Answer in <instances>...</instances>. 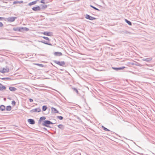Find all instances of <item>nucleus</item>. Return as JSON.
<instances>
[{"label":"nucleus","mask_w":155,"mask_h":155,"mask_svg":"<svg viewBox=\"0 0 155 155\" xmlns=\"http://www.w3.org/2000/svg\"><path fill=\"white\" fill-rule=\"evenodd\" d=\"M56 124L55 123H53L49 120H45L43 121L42 123V125L47 127H51L49 126L50 124Z\"/></svg>","instance_id":"obj_1"},{"label":"nucleus","mask_w":155,"mask_h":155,"mask_svg":"<svg viewBox=\"0 0 155 155\" xmlns=\"http://www.w3.org/2000/svg\"><path fill=\"white\" fill-rule=\"evenodd\" d=\"M54 62L56 64L60 66H64L65 64V62L64 61H59L56 60H54Z\"/></svg>","instance_id":"obj_2"},{"label":"nucleus","mask_w":155,"mask_h":155,"mask_svg":"<svg viewBox=\"0 0 155 155\" xmlns=\"http://www.w3.org/2000/svg\"><path fill=\"white\" fill-rule=\"evenodd\" d=\"M17 18L16 17H8L7 18V20L9 22H12L14 21L15 19Z\"/></svg>","instance_id":"obj_3"},{"label":"nucleus","mask_w":155,"mask_h":155,"mask_svg":"<svg viewBox=\"0 0 155 155\" xmlns=\"http://www.w3.org/2000/svg\"><path fill=\"white\" fill-rule=\"evenodd\" d=\"M41 111V110L40 108H36L31 110L30 112L32 113L35 112H40Z\"/></svg>","instance_id":"obj_4"},{"label":"nucleus","mask_w":155,"mask_h":155,"mask_svg":"<svg viewBox=\"0 0 155 155\" xmlns=\"http://www.w3.org/2000/svg\"><path fill=\"white\" fill-rule=\"evenodd\" d=\"M13 30L15 31H21L23 30V27H14L13 28Z\"/></svg>","instance_id":"obj_5"},{"label":"nucleus","mask_w":155,"mask_h":155,"mask_svg":"<svg viewBox=\"0 0 155 155\" xmlns=\"http://www.w3.org/2000/svg\"><path fill=\"white\" fill-rule=\"evenodd\" d=\"M85 18H86L89 19L91 20H95V19H96V18L93 17H92L87 14H86L85 15Z\"/></svg>","instance_id":"obj_6"},{"label":"nucleus","mask_w":155,"mask_h":155,"mask_svg":"<svg viewBox=\"0 0 155 155\" xmlns=\"http://www.w3.org/2000/svg\"><path fill=\"white\" fill-rule=\"evenodd\" d=\"M42 33L45 35L51 36L53 35V33L51 32L45 31Z\"/></svg>","instance_id":"obj_7"},{"label":"nucleus","mask_w":155,"mask_h":155,"mask_svg":"<svg viewBox=\"0 0 155 155\" xmlns=\"http://www.w3.org/2000/svg\"><path fill=\"white\" fill-rule=\"evenodd\" d=\"M125 68V67H124V66L119 67V68H115V67H112V69H114L115 70L117 71L119 70H123V69H124Z\"/></svg>","instance_id":"obj_8"},{"label":"nucleus","mask_w":155,"mask_h":155,"mask_svg":"<svg viewBox=\"0 0 155 155\" xmlns=\"http://www.w3.org/2000/svg\"><path fill=\"white\" fill-rule=\"evenodd\" d=\"M28 122L31 124H35V122L34 119H29L28 120Z\"/></svg>","instance_id":"obj_9"},{"label":"nucleus","mask_w":155,"mask_h":155,"mask_svg":"<svg viewBox=\"0 0 155 155\" xmlns=\"http://www.w3.org/2000/svg\"><path fill=\"white\" fill-rule=\"evenodd\" d=\"M51 113L53 114L57 113H58V111L55 108L52 107L51 108Z\"/></svg>","instance_id":"obj_10"},{"label":"nucleus","mask_w":155,"mask_h":155,"mask_svg":"<svg viewBox=\"0 0 155 155\" xmlns=\"http://www.w3.org/2000/svg\"><path fill=\"white\" fill-rule=\"evenodd\" d=\"M32 9L33 10L35 11H40L41 10V8H40V7L38 6H37L35 7H33L32 8Z\"/></svg>","instance_id":"obj_11"},{"label":"nucleus","mask_w":155,"mask_h":155,"mask_svg":"<svg viewBox=\"0 0 155 155\" xmlns=\"http://www.w3.org/2000/svg\"><path fill=\"white\" fill-rule=\"evenodd\" d=\"M152 58H143L142 59V60L143 61H146L148 62H149L152 60Z\"/></svg>","instance_id":"obj_12"},{"label":"nucleus","mask_w":155,"mask_h":155,"mask_svg":"<svg viewBox=\"0 0 155 155\" xmlns=\"http://www.w3.org/2000/svg\"><path fill=\"white\" fill-rule=\"evenodd\" d=\"M46 119V118L45 117H41L39 120H38V123L39 124H41V122L43 120H45Z\"/></svg>","instance_id":"obj_13"},{"label":"nucleus","mask_w":155,"mask_h":155,"mask_svg":"<svg viewBox=\"0 0 155 155\" xmlns=\"http://www.w3.org/2000/svg\"><path fill=\"white\" fill-rule=\"evenodd\" d=\"M54 55L56 56H60L62 55V53L59 52H55L54 53Z\"/></svg>","instance_id":"obj_14"},{"label":"nucleus","mask_w":155,"mask_h":155,"mask_svg":"<svg viewBox=\"0 0 155 155\" xmlns=\"http://www.w3.org/2000/svg\"><path fill=\"white\" fill-rule=\"evenodd\" d=\"M9 90L12 91H16L17 90V89L16 88L13 87H9Z\"/></svg>","instance_id":"obj_15"},{"label":"nucleus","mask_w":155,"mask_h":155,"mask_svg":"<svg viewBox=\"0 0 155 155\" xmlns=\"http://www.w3.org/2000/svg\"><path fill=\"white\" fill-rule=\"evenodd\" d=\"M0 85H1L0 86V91H3L4 89H6V87L5 86L2 85L1 83H0Z\"/></svg>","instance_id":"obj_16"},{"label":"nucleus","mask_w":155,"mask_h":155,"mask_svg":"<svg viewBox=\"0 0 155 155\" xmlns=\"http://www.w3.org/2000/svg\"><path fill=\"white\" fill-rule=\"evenodd\" d=\"M5 106L3 105H2L0 106V110L2 111H5Z\"/></svg>","instance_id":"obj_17"},{"label":"nucleus","mask_w":155,"mask_h":155,"mask_svg":"<svg viewBox=\"0 0 155 155\" xmlns=\"http://www.w3.org/2000/svg\"><path fill=\"white\" fill-rule=\"evenodd\" d=\"M0 79H1L2 80H5V81H10L11 80V78H0Z\"/></svg>","instance_id":"obj_18"},{"label":"nucleus","mask_w":155,"mask_h":155,"mask_svg":"<svg viewBox=\"0 0 155 155\" xmlns=\"http://www.w3.org/2000/svg\"><path fill=\"white\" fill-rule=\"evenodd\" d=\"M39 41V42H41L45 44L46 45H51V43H49L45 40Z\"/></svg>","instance_id":"obj_19"},{"label":"nucleus","mask_w":155,"mask_h":155,"mask_svg":"<svg viewBox=\"0 0 155 155\" xmlns=\"http://www.w3.org/2000/svg\"><path fill=\"white\" fill-rule=\"evenodd\" d=\"M3 71H4V72L5 73H8L9 72V68L7 67H6L5 68H3Z\"/></svg>","instance_id":"obj_20"},{"label":"nucleus","mask_w":155,"mask_h":155,"mask_svg":"<svg viewBox=\"0 0 155 155\" xmlns=\"http://www.w3.org/2000/svg\"><path fill=\"white\" fill-rule=\"evenodd\" d=\"M58 127L62 130H64V126L62 124H59L58 126Z\"/></svg>","instance_id":"obj_21"},{"label":"nucleus","mask_w":155,"mask_h":155,"mask_svg":"<svg viewBox=\"0 0 155 155\" xmlns=\"http://www.w3.org/2000/svg\"><path fill=\"white\" fill-rule=\"evenodd\" d=\"M37 1H33V2H30V3H28V5L29 6H31V5H35V4H36V3Z\"/></svg>","instance_id":"obj_22"},{"label":"nucleus","mask_w":155,"mask_h":155,"mask_svg":"<svg viewBox=\"0 0 155 155\" xmlns=\"http://www.w3.org/2000/svg\"><path fill=\"white\" fill-rule=\"evenodd\" d=\"M23 3V1H14L13 2V4H16L18 3L21 4Z\"/></svg>","instance_id":"obj_23"},{"label":"nucleus","mask_w":155,"mask_h":155,"mask_svg":"<svg viewBox=\"0 0 155 155\" xmlns=\"http://www.w3.org/2000/svg\"><path fill=\"white\" fill-rule=\"evenodd\" d=\"M11 107L10 105L7 106L6 108V109L7 111H10L11 110Z\"/></svg>","instance_id":"obj_24"},{"label":"nucleus","mask_w":155,"mask_h":155,"mask_svg":"<svg viewBox=\"0 0 155 155\" xmlns=\"http://www.w3.org/2000/svg\"><path fill=\"white\" fill-rule=\"evenodd\" d=\"M125 21L129 25H132V23L130 21L128 20H127V19H125Z\"/></svg>","instance_id":"obj_25"},{"label":"nucleus","mask_w":155,"mask_h":155,"mask_svg":"<svg viewBox=\"0 0 155 155\" xmlns=\"http://www.w3.org/2000/svg\"><path fill=\"white\" fill-rule=\"evenodd\" d=\"M101 127H102V128L103 129H104V130L105 131H110V130L109 129H107V128H106L105 127L103 126H101Z\"/></svg>","instance_id":"obj_26"},{"label":"nucleus","mask_w":155,"mask_h":155,"mask_svg":"<svg viewBox=\"0 0 155 155\" xmlns=\"http://www.w3.org/2000/svg\"><path fill=\"white\" fill-rule=\"evenodd\" d=\"M41 6L43 9H45L47 7V5H41Z\"/></svg>","instance_id":"obj_27"},{"label":"nucleus","mask_w":155,"mask_h":155,"mask_svg":"<svg viewBox=\"0 0 155 155\" xmlns=\"http://www.w3.org/2000/svg\"><path fill=\"white\" fill-rule=\"evenodd\" d=\"M135 65L138 66L139 67H141L142 66H143V65L141 64L140 63L137 62H135Z\"/></svg>","instance_id":"obj_28"},{"label":"nucleus","mask_w":155,"mask_h":155,"mask_svg":"<svg viewBox=\"0 0 155 155\" xmlns=\"http://www.w3.org/2000/svg\"><path fill=\"white\" fill-rule=\"evenodd\" d=\"M47 107L45 105H44L42 106V109L43 111H45L47 109Z\"/></svg>","instance_id":"obj_29"},{"label":"nucleus","mask_w":155,"mask_h":155,"mask_svg":"<svg viewBox=\"0 0 155 155\" xmlns=\"http://www.w3.org/2000/svg\"><path fill=\"white\" fill-rule=\"evenodd\" d=\"M90 6L92 8L94 9L95 10H97L98 11H100L99 9H98L97 8H96L95 7H94V6H93L92 5H91Z\"/></svg>","instance_id":"obj_30"},{"label":"nucleus","mask_w":155,"mask_h":155,"mask_svg":"<svg viewBox=\"0 0 155 155\" xmlns=\"http://www.w3.org/2000/svg\"><path fill=\"white\" fill-rule=\"evenodd\" d=\"M72 89L73 90V91H75L77 94H78V91L77 89L74 87H73Z\"/></svg>","instance_id":"obj_31"},{"label":"nucleus","mask_w":155,"mask_h":155,"mask_svg":"<svg viewBox=\"0 0 155 155\" xmlns=\"http://www.w3.org/2000/svg\"><path fill=\"white\" fill-rule=\"evenodd\" d=\"M123 33H124L125 34H131L130 32H129L127 31H126V30H125L124 31H123Z\"/></svg>","instance_id":"obj_32"},{"label":"nucleus","mask_w":155,"mask_h":155,"mask_svg":"<svg viewBox=\"0 0 155 155\" xmlns=\"http://www.w3.org/2000/svg\"><path fill=\"white\" fill-rule=\"evenodd\" d=\"M35 65H37L39 67H44V65L42 64H35Z\"/></svg>","instance_id":"obj_33"},{"label":"nucleus","mask_w":155,"mask_h":155,"mask_svg":"<svg viewBox=\"0 0 155 155\" xmlns=\"http://www.w3.org/2000/svg\"><path fill=\"white\" fill-rule=\"evenodd\" d=\"M42 37L44 39H45L47 40L48 41H50V39H49V38H48L47 37L43 36V37Z\"/></svg>","instance_id":"obj_34"},{"label":"nucleus","mask_w":155,"mask_h":155,"mask_svg":"<svg viewBox=\"0 0 155 155\" xmlns=\"http://www.w3.org/2000/svg\"><path fill=\"white\" fill-rule=\"evenodd\" d=\"M57 117L60 120H62L63 118V117L61 116H57Z\"/></svg>","instance_id":"obj_35"},{"label":"nucleus","mask_w":155,"mask_h":155,"mask_svg":"<svg viewBox=\"0 0 155 155\" xmlns=\"http://www.w3.org/2000/svg\"><path fill=\"white\" fill-rule=\"evenodd\" d=\"M16 102L15 101H13L12 102V104L14 106H15Z\"/></svg>","instance_id":"obj_36"},{"label":"nucleus","mask_w":155,"mask_h":155,"mask_svg":"<svg viewBox=\"0 0 155 155\" xmlns=\"http://www.w3.org/2000/svg\"><path fill=\"white\" fill-rule=\"evenodd\" d=\"M45 0H41L40 2V3L43 4H45V2L44 1Z\"/></svg>","instance_id":"obj_37"},{"label":"nucleus","mask_w":155,"mask_h":155,"mask_svg":"<svg viewBox=\"0 0 155 155\" xmlns=\"http://www.w3.org/2000/svg\"><path fill=\"white\" fill-rule=\"evenodd\" d=\"M0 72L4 73V71H3V69H0Z\"/></svg>","instance_id":"obj_38"},{"label":"nucleus","mask_w":155,"mask_h":155,"mask_svg":"<svg viewBox=\"0 0 155 155\" xmlns=\"http://www.w3.org/2000/svg\"><path fill=\"white\" fill-rule=\"evenodd\" d=\"M3 26V23L2 22H0V27H2Z\"/></svg>","instance_id":"obj_39"},{"label":"nucleus","mask_w":155,"mask_h":155,"mask_svg":"<svg viewBox=\"0 0 155 155\" xmlns=\"http://www.w3.org/2000/svg\"><path fill=\"white\" fill-rule=\"evenodd\" d=\"M29 100L31 102H32L33 101V100L32 99L30 98Z\"/></svg>","instance_id":"obj_40"},{"label":"nucleus","mask_w":155,"mask_h":155,"mask_svg":"<svg viewBox=\"0 0 155 155\" xmlns=\"http://www.w3.org/2000/svg\"><path fill=\"white\" fill-rule=\"evenodd\" d=\"M130 64L132 65H135V63H130Z\"/></svg>","instance_id":"obj_41"},{"label":"nucleus","mask_w":155,"mask_h":155,"mask_svg":"<svg viewBox=\"0 0 155 155\" xmlns=\"http://www.w3.org/2000/svg\"><path fill=\"white\" fill-rule=\"evenodd\" d=\"M100 0V1H101V2L103 4H104V1H103V0Z\"/></svg>","instance_id":"obj_42"},{"label":"nucleus","mask_w":155,"mask_h":155,"mask_svg":"<svg viewBox=\"0 0 155 155\" xmlns=\"http://www.w3.org/2000/svg\"><path fill=\"white\" fill-rule=\"evenodd\" d=\"M4 18L0 17V20H2V19H3Z\"/></svg>","instance_id":"obj_43"},{"label":"nucleus","mask_w":155,"mask_h":155,"mask_svg":"<svg viewBox=\"0 0 155 155\" xmlns=\"http://www.w3.org/2000/svg\"><path fill=\"white\" fill-rule=\"evenodd\" d=\"M146 65L147 66H149V67H151V65L150 64H146Z\"/></svg>","instance_id":"obj_44"},{"label":"nucleus","mask_w":155,"mask_h":155,"mask_svg":"<svg viewBox=\"0 0 155 155\" xmlns=\"http://www.w3.org/2000/svg\"><path fill=\"white\" fill-rule=\"evenodd\" d=\"M43 129L44 130H47V129L46 128L44 127V128H43Z\"/></svg>","instance_id":"obj_45"},{"label":"nucleus","mask_w":155,"mask_h":155,"mask_svg":"<svg viewBox=\"0 0 155 155\" xmlns=\"http://www.w3.org/2000/svg\"><path fill=\"white\" fill-rule=\"evenodd\" d=\"M26 30H28V29L27 28H25Z\"/></svg>","instance_id":"obj_46"},{"label":"nucleus","mask_w":155,"mask_h":155,"mask_svg":"<svg viewBox=\"0 0 155 155\" xmlns=\"http://www.w3.org/2000/svg\"><path fill=\"white\" fill-rule=\"evenodd\" d=\"M6 99L5 98H4V100H6Z\"/></svg>","instance_id":"obj_47"},{"label":"nucleus","mask_w":155,"mask_h":155,"mask_svg":"<svg viewBox=\"0 0 155 155\" xmlns=\"http://www.w3.org/2000/svg\"><path fill=\"white\" fill-rule=\"evenodd\" d=\"M56 122V120H55V121H54V123H55Z\"/></svg>","instance_id":"obj_48"},{"label":"nucleus","mask_w":155,"mask_h":155,"mask_svg":"<svg viewBox=\"0 0 155 155\" xmlns=\"http://www.w3.org/2000/svg\"><path fill=\"white\" fill-rule=\"evenodd\" d=\"M60 70H61V71H62V70H63L62 69H60Z\"/></svg>","instance_id":"obj_49"},{"label":"nucleus","mask_w":155,"mask_h":155,"mask_svg":"<svg viewBox=\"0 0 155 155\" xmlns=\"http://www.w3.org/2000/svg\"><path fill=\"white\" fill-rule=\"evenodd\" d=\"M1 62V61L0 60V62Z\"/></svg>","instance_id":"obj_50"}]
</instances>
